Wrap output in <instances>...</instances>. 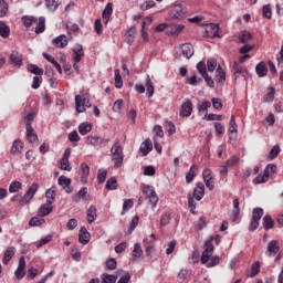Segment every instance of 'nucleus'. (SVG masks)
I'll use <instances>...</instances> for the list:
<instances>
[{
  "label": "nucleus",
  "mask_w": 283,
  "mask_h": 283,
  "mask_svg": "<svg viewBox=\"0 0 283 283\" xmlns=\"http://www.w3.org/2000/svg\"><path fill=\"white\" fill-rule=\"evenodd\" d=\"M28 71L31 72V74H35L36 76H43V69L39 67L35 64H29Z\"/></svg>",
  "instance_id": "41"
},
{
  "label": "nucleus",
  "mask_w": 283,
  "mask_h": 283,
  "mask_svg": "<svg viewBox=\"0 0 283 283\" xmlns=\"http://www.w3.org/2000/svg\"><path fill=\"white\" fill-rule=\"evenodd\" d=\"M9 4L6 0H0V19H3L8 14Z\"/></svg>",
  "instance_id": "51"
},
{
  "label": "nucleus",
  "mask_w": 283,
  "mask_h": 283,
  "mask_svg": "<svg viewBox=\"0 0 283 283\" xmlns=\"http://www.w3.org/2000/svg\"><path fill=\"white\" fill-rule=\"evenodd\" d=\"M85 107H92V102L84 95L75 96V109L77 114H83L85 112Z\"/></svg>",
  "instance_id": "5"
},
{
  "label": "nucleus",
  "mask_w": 283,
  "mask_h": 283,
  "mask_svg": "<svg viewBox=\"0 0 283 283\" xmlns=\"http://www.w3.org/2000/svg\"><path fill=\"white\" fill-rule=\"evenodd\" d=\"M202 176H203V181L206 182L207 189H209L210 191H213V189L216 188V185L213 184V177L211 176V170L209 169L203 170Z\"/></svg>",
  "instance_id": "13"
},
{
  "label": "nucleus",
  "mask_w": 283,
  "mask_h": 283,
  "mask_svg": "<svg viewBox=\"0 0 283 283\" xmlns=\"http://www.w3.org/2000/svg\"><path fill=\"white\" fill-rule=\"evenodd\" d=\"M232 213H233L232 222H235V220H238V217L240 216V200L238 199L233 200Z\"/></svg>",
  "instance_id": "37"
},
{
  "label": "nucleus",
  "mask_w": 283,
  "mask_h": 283,
  "mask_svg": "<svg viewBox=\"0 0 283 283\" xmlns=\"http://www.w3.org/2000/svg\"><path fill=\"white\" fill-rule=\"evenodd\" d=\"M117 262L116 259L111 258L106 261V269L108 271H116Z\"/></svg>",
  "instance_id": "62"
},
{
  "label": "nucleus",
  "mask_w": 283,
  "mask_h": 283,
  "mask_svg": "<svg viewBox=\"0 0 283 283\" xmlns=\"http://www.w3.org/2000/svg\"><path fill=\"white\" fill-rule=\"evenodd\" d=\"M22 185L20 181H13L11 182V185L9 186V192L10 193H17L19 192V190L21 189Z\"/></svg>",
  "instance_id": "59"
},
{
  "label": "nucleus",
  "mask_w": 283,
  "mask_h": 283,
  "mask_svg": "<svg viewBox=\"0 0 283 283\" xmlns=\"http://www.w3.org/2000/svg\"><path fill=\"white\" fill-rule=\"evenodd\" d=\"M274 224L273 218L270 214H265L263 218V229L269 231V229H273Z\"/></svg>",
  "instance_id": "36"
},
{
  "label": "nucleus",
  "mask_w": 283,
  "mask_h": 283,
  "mask_svg": "<svg viewBox=\"0 0 283 283\" xmlns=\"http://www.w3.org/2000/svg\"><path fill=\"white\" fill-rule=\"evenodd\" d=\"M214 249L213 237H210L205 243V250L201 254V264H207L209 262V259L213 255Z\"/></svg>",
  "instance_id": "3"
},
{
  "label": "nucleus",
  "mask_w": 283,
  "mask_h": 283,
  "mask_svg": "<svg viewBox=\"0 0 283 283\" xmlns=\"http://www.w3.org/2000/svg\"><path fill=\"white\" fill-rule=\"evenodd\" d=\"M182 30H185L184 24H168L167 34L168 36H178Z\"/></svg>",
  "instance_id": "12"
},
{
  "label": "nucleus",
  "mask_w": 283,
  "mask_h": 283,
  "mask_svg": "<svg viewBox=\"0 0 283 283\" xmlns=\"http://www.w3.org/2000/svg\"><path fill=\"white\" fill-rule=\"evenodd\" d=\"M52 43L55 48H67V36H65V34L59 35L57 38L53 39Z\"/></svg>",
  "instance_id": "20"
},
{
  "label": "nucleus",
  "mask_w": 283,
  "mask_h": 283,
  "mask_svg": "<svg viewBox=\"0 0 283 283\" xmlns=\"http://www.w3.org/2000/svg\"><path fill=\"white\" fill-rule=\"evenodd\" d=\"M134 34H136V27H132L127 32H126V43L128 45H132L134 43Z\"/></svg>",
  "instance_id": "42"
},
{
  "label": "nucleus",
  "mask_w": 283,
  "mask_h": 283,
  "mask_svg": "<svg viewBox=\"0 0 283 283\" xmlns=\"http://www.w3.org/2000/svg\"><path fill=\"white\" fill-rule=\"evenodd\" d=\"M255 72L258 76L262 77L269 74V69L266 67V64L264 62H260L255 67Z\"/></svg>",
  "instance_id": "31"
},
{
  "label": "nucleus",
  "mask_w": 283,
  "mask_h": 283,
  "mask_svg": "<svg viewBox=\"0 0 283 283\" xmlns=\"http://www.w3.org/2000/svg\"><path fill=\"white\" fill-rule=\"evenodd\" d=\"M195 199L196 198H193L191 195L188 196V207L190 209V213H192L193 216L196 213V207H197Z\"/></svg>",
  "instance_id": "57"
},
{
  "label": "nucleus",
  "mask_w": 283,
  "mask_h": 283,
  "mask_svg": "<svg viewBox=\"0 0 283 283\" xmlns=\"http://www.w3.org/2000/svg\"><path fill=\"white\" fill-rule=\"evenodd\" d=\"M54 207H52V203H43L40 209H39V216H41V218H45V216H50V213H52Z\"/></svg>",
  "instance_id": "25"
},
{
  "label": "nucleus",
  "mask_w": 283,
  "mask_h": 283,
  "mask_svg": "<svg viewBox=\"0 0 283 283\" xmlns=\"http://www.w3.org/2000/svg\"><path fill=\"white\" fill-rule=\"evenodd\" d=\"M187 12H189L187 7H184L181 3H176L170 11V19H185Z\"/></svg>",
  "instance_id": "6"
},
{
  "label": "nucleus",
  "mask_w": 283,
  "mask_h": 283,
  "mask_svg": "<svg viewBox=\"0 0 283 283\" xmlns=\"http://www.w3.org/2000/svg\"><path fill=\"white\" fill-rule=\"evenodd\" d=\"M146 90H147L148 98H151V96H154V83L151 82V78L149 77V75H147L146 77Z\"/></svg>",
  "instance_id": "44"
},
{
  "label": "nucleus",
  "mask_w": 283,
  "mask_h": 283,
  "mask_svg": "<svg viewBox=\"0 0 283 283\" xmlns=\"http://www.w3.org/2000/svg\"><path fill=\"white\" fill-rule=\"evenodd\" d=\"M280 151L281 149L279 145L273 146V148L269 153V159L275 160V158H277V156L280 155Z\"/></svg>",
  "instance_id": "53"
},
{
  "label": "nucleus",
  "mask_w": 283,
  "mask_h": 283,
  "mask_svg": "<svg viewBox=\"0 0 283 283\" xmlns=\"http://www.w3.org/2000/svg\"><path fill=\"white\" fill-rule=\"evenodd\" d=\"M107 178V171L105 169H99L97 172V180L99 185H103Z\"/></svg>",
  "instance_id": "63"
},
{
  "label": "nucleus",
  "mask_w": 283,
  "mask_h": 283,
  "mask_svg": "<svg viewBox=\"0 0 283 283\" xmlns=\"http://www.w3.org/2000/svg\"><path fill=\"white\" fill-rule=\"evenodd\" d=\"M111 154L114 160L115 169L123 167V160H125V154H123V145H120V140L116 139L114 145L111 148Z\"/></svg>",
  "instance_id": "1"
},
{
  "label": "nucleus",
  "mask_w": 283,
  "mask_h": 283,
  "mask_svg": "<svg viewBox=\"0 0 283 283\" xmlns=\"http://www.w3.org/2000/svg\"><path fill=\"white\" fill-rule=\"evenodd\" d=\"M60 169H62V171H72V166H70V159L62 158L60 161Z\"/></svg>",
  "instance_id": "47"
},
{
  "label": "nucleus",
  "mask_w": 283,
  "mask_h": 283,
  "mask_svg": "<svg viewBox=\"0 0 283 283\" xmlns=\"http://www.w3.org/2000/svg\"><path fill=\"white\" fill-rule=\"evenodd\" d=\"M224 81H227V72H224V69H222L221 65H218L216 71V82L219 85H224Z\"/></svg>",
  "instance_id": "18"
},
{
  "label": "nucleus",
  "mask_w": 283,
  "mask_h": 283,
  "mask_svg": "<svg viewBox=\"0 0 283 283\" xmlns=\"http://www.w3.org/2000/svg\"><path fill=\"white\" fill-rule=\"evenodd\" d=\"M229 134H238V124L235 123V115L231 116L229 124Z\"/></svg>",
  "instance_id": "52"
},
{
  "label": "nucleus",
  "mask_w": 283,
  "mask_h": 283,
  "mask_svg": "<svg viewBox=\"0 0 283 283\" xmlns=\"http://www.w3.org/2000/svg\"><path fill=\"white\" fill-rule=\"evenodd\" d=\"M36 191H39V184L34 182L29 187L24 196L21 197L20 199L21 207H23L24 205H28V202H30V200L34 198V193H36Z\"/></svg>",
  "instance_id": "7"
},
{
  "label": "nucleus",
  "mask_w": 283,
  "mask_h": 283,
  "mask_svg": "<svg viewBox=\"0 0 283 283\" xmlns=\"http://www.w3.org/2000/svg\"><path fill=\"white\" fill-rule=\"evenodd\" d=\"M86 220L88 224H92L96 220V207L91 206L86 212Z\"/></svg>",
  "instance_id": "32"
},
{
  "label": "nucleus",
  "mask_w": 283,
  "mask_h": 283,
  "mask_svg": "<svg viewBox=\"0 0 283 283\" xmlns=\"http://www.w3.org/2000/svg\"><path fill=\"white\" fill-rule=\"evenodd\" d=\"M186 83L188 84V85H193V86H196V85H198L199 83H202V78H198V75H192L191 77H187L186 78Z\"/></svg>",
  "instance_id": "55"
},
{
  "label": "nucleus",
  "mask_w": 283,
  "mask_h": 283,
  "mask_svg": "<svg viewBox=\"0 0 283 283\" xmlns=\"http://www.w3.org/2000/svg\"><path fill=\"white\" fill-rule=\"evenodd\" d=\"M73 60L75 61V63L73 64L74 70H76L78 72V64L81 62V59H83V56H85V52L83 51V45L81 44H76L73 49Z\"/></svg>",
  "instance_id": "8"
},
{
  "label": "nucleus",
  "mask_w": 283,
  "mask_h": 283,
  "mask_svg": "<svg viewBox=\"0 0 283 283\" xmlns=\"http://www.w3.org/2000/svg\"><path fill=\"white\" fill-rule=\"evenodd\" d=\"M21 149H23V143L21 142V139H15L11 147L12 156L21 154Z\"/></svg>",
  "instance_id": "29"
},
{
  "label": "nucleus",
  "mask_w": 283,
  "mask_h": 283,
  "mask_svg": "<svg viewBox=\"0 0 283 283\" xmlns=\"http://www.w3.org/2000/svg\"><path fill=\"white\" fill-rule=\"evenodd\" d=\"M154 149V144L151 143V139L147 138L145 142L142 143L139 150L142 151L143 156H147L149 151Z\"/></svg>",
  "instance_id": "23"
},
{
  "label": "nucleus",
  "mask_w": 283,
  "mask_h": 283,
  "mask_svg": "<svg viewBox=\"0 0 283 283\" xmlns=\"http://www.w3.org/2000/svg\"><path fill=\"white\" fill-rule=\"evenodd\" d=\"M206 36H208V39L220 38V27L216 23L208 24L206 27Z\"/></svg>",
  "instance_id": "9"
},
{
  "label": "nucleus",
  "mask_w": 283,
  "mask_h": 283,
  "mask_svg": "<svg viewBox=\"0 0 283 283\" xmlns=\"http://www.w3.org/2000/svg\"><path fill=\"white\" fill-rule=\"evenodd\" d=\"M42 32H45V19L43 17H40L39 22L35 27V34H42Z\"/></svg>",
  "instance_id": "40"
},
{
  "label": "nucleus",
  "mask_w": 283,
  "mask_h": 283,
  "mask_svg": "<svg viewBox=\"0 0 283 283\" xmlns=\"http://www.w3.org/2000/svg\"><path fill=\"white\" fill-rule=\"evenodd\" d=\"M115 87L120 90L123 87V76L120 75V70H115Z\"/></svg>",
  "instance_id": "50"
},
{
  "label": "nucleus",
  "mask_w": 283,
  "mask_h": 283,
  "mask_svg": "<svg viewBox=\"0 0 283 283\" xmlns=\"http://www.w3.org/2000/svg\"><path fill=\"white\" fill-rule=\"evenodd\" d=\"M14 258V247H10L6 250L3 259H2V264H8L10 260Z\"/></svg>",
  "instance_id": "30"
},
{
  "label": "nucleus",
  "mask_w": 283,
  "mask_h": 283,
  "mask_svg": "<svg viewBox=\"0 0 283 283\" xmlns=\"http://www.w3.org/2000/svg\"><path fill=\"white\" fill-rule=\"evenodd\" d=\"M269 181L268 172L263 170V175L260 174L256 178L253 179V185H263V182Z\"/></svg>",
  "instance_id": "38"
},
{
  "label": "nucleus",
  "mask_w": 283,
  "mask_h": 283,
  "mask_svg": "<svg viewBox=\"0 0 283 283\" xmlns=\"http://www.w3.org/2000/svg\"><path fill=\"white\" fill-rule=\"evenodd\" d=\"M218 60L211 57L207 61V70L208 72H216V67H218Z\"/></svg>",
  "instance_id": "48"
},
{
  "label": "nucleus",
  "mask_w": 283,
  "mask_h": 283,
  "mask_svg": "<svg viewBox=\"0 0 283 283\" xmlns=\"http://www.w3.org/2000/svg\"><path fill=\"white\" fill-rule=\"evenodd\" d=\"M90 132H92V124L85 122V123H81L78 126V133L82 136H87V134H90Z\"/></svg>",
  "instance_id": "33"
},
{
  "label": "nucleus",
  "mask_w": 283,
  "mask_h": 283,
  "mask_svg": "<svg viewBox=\"0 0 283 283\" xmlns=\"http://www.w3.org/2000/svg\"><path fill=\"white\" fill-rule=\"evenodd\" d=\"M142 191L144 196H146L149 205L154 208L156 205H158V195L156 193V190H154V187L151 186H144L142 188Z\"/></svg>",
  "instance_id": "4"
},
{
  "label": "nucleus",
  "mask_w": 283,
  "mask_h": 283,
  "mask_svg": "<svg viewBox=\"0 0 283 283\" xmlns=\"http://www.w3.org/2000/svg\"><path fill=\"white\" fill-rule=\"evenodd\" d=\"M43 57L49 61V63H52V65H54V67L57 70L59 74H63V69L61 67V64H59V62L56 61V59H54V56L48 54V53H43Z\"/></svg>",
  "instance_id": "27"
},
{
  "label": "nucleus",
  "mask_w": 283,
  "mask_h": 283,
  "mask_svg": "<svg viewBox=\"0 0 283 283\" xmlns=\"http://www.w3.org/2000/svg\"><path fill=\"white\" fill-rule=\"evenodd\" d=\"M57 184L62 189H65L66 193H72V191H74V188L72 187V179L63 175L59 177Z\"/></svg>",
  "instance_id": "10"
},
{
  "label": "nucleus",
  "mask_w": 283,
  "mask_h": 283,
  "mask_svg": "<svg viewBox=\"0 0 283 283\" xmlns=\"http://www.w3.org/2000/svg\"><path fill=\"white\" fill-rule=\"evenodd\" d=\"M132 255L134 260H136L137 258H143V248L140 247L139 243H135Z\"/></svg>",
  "instance_id": "45"
},
{
  "label": "nucleus",
  "mask_w": 283,
  "mask_h": 283,
  "mask_svg": "<svg viewBox=\"0 0 283 283\" xmlns=\"http://www.w3.org/2000/svg\"><path fill=\"white\" fill-rule=\"evenodd\" d=\"M192 197L195 198V200H198V201L205 198V184L202 182L197 184V186L193 189Z\"/></svg>",
  "instance_id": "16"
},
{
  "label": "nucleus",
  "mask_w": 283,
  "mask_h": 283,
  "mask_svg": "<svg viewBox=\"0 0 283 283\" xmlns=\"http://www.w3.org/2000/svg\"><path fill=\"white\" fill-rule=\"evenodd\" d=\"M196 171H198V166L192 165L186 175V182H188V184L193 182V178L196 176H198V174Z\"/></svg>",
  "instance_id": "34"
},
{
  "label": "nucleus",
  "mask_w": 283,
  "mask_h": 283,
  "mask_svg": "<svg viewBox=\"0 0 283 283\" xmlns=\"http://www.w3.org/2000/svg\"><path fill=\"white\" fill-rule=\"evenodd\" d=\"M22 23L25 28H32V24L36 23V18L24 15L22 17Z\"/></svg>",
  "instance_id": "46"
},
{
  "label": "nucleus",
  "mask_w": 283,
  "mask_h": 283,
  "mask_svg": "<svg viewBox=\"0 0 283 283\" xmlns=\"http://www.w3.org/2000/svg\"><path fill=\"white\" fill-rule=\"evenodd\" d=\"M78 242H80V244H88L90 243V232H87V229L85 227H82L80 229Z\"/></svg>",
  "instance_id": "22"
},
{
  "label": "nucleus",
  "mask_w": 283,
  "mask_h": 283,
  "mask_svg": "<svg viewBox=\"0 0 283 283\" xmlns=\"http://www.w3.org/2000/svg\"><path fill=\"white\" fill-rule=\"evenodd\" d=\"M45 198L48 205H54L56 202V190H54V186L46 190Z\"/></svg>",
  "instance_id": "26"
},
{
  "label": "nucleus",
  "mask_w": 283,
  "mask_h": 283,
  "mask_svg": "<svg viewBox=\"0 0 283 283\" xmlns=\"http://www.w3.org/2000/svg\"><path fill=\"white\" fill-rule=\"evenodd\" d=\"M112 12H114V8L112 2H108L102 13L103 19L105 20L104 21L105 25L109 23V18L112 17Z\"/></svg>",
  "instance_id": "24"
},
{
  "label": "nucleus",
  "mask_w": 283,
  "mask_h": 283,
  "mask_svg": "<svg viewBox=\"0 0 283 283\" xmlns=\"http://www.w3.org/2000/svg\"><path fill=\"white\" fill-rule=\"evenodd\" d=\"M232 70H233L234 81H238L240 76H242V78H247V75H244V73L248 71L244 67L240 66L238 62H233Z\"/></svg>",
  "instance_id": "15"
},
{
  "label": "nucleus",
  "mask_w": 283,
  "mask_h": 283,
  "mask_svg": "<svg viewBox=\"0 0 283 283\" xmlns=\"http://www.w3.org/2000/svg\"><path fill=\"white\" fill-rule=\"evenodd\" d=\"M193 112V104L188 99L181 105L180 116L189 118Z\"/></svg>",
  "instance_id": "14"
},
{
  "label": "nucleus",
  "mask_w": 283,
  "mask_h": 283,
  "mask_svg": "<svg viewBox=\"0 0 283 283\" xmlns=\"http://www.w3.org/2000/svg\"><path fill=\"white\" fill-rule=\"evenodd\" d=\"M197 70L201 76H207V64L205 63V61L198 62Z\"/></svg>",
  "instance_id": "56"
},
{
  "label": "nucleus",
  "mask_w": 283,
  "mask_h": 283,
  "mask_svg": "<svg viewBox=\"0 0 283 283\" xmlns=\"http://www.w3.org/2000/svg\"><path fill=\"white\" fill-rule=\"evenodd\" d=\"M0 36L2 39H8L10 36V27L3 21H0Z\"/></svg>",
  "instance_id": "35"
},
{
  "label": "nucleus",
  "mask_w": 283,
  "mask_h": 283,
  "mask_svg": "<svg viewBox=\"0 0 283 283\" xmlns=\"http://www.w3.org/2000/svg\"><path fill=\"white\" fill-rule=\"evenodd\" d=\"M269 253H277L280 251V245H277V241L272 240L268 245Z\"/></svg>",
  "instance_id": "58"
},
{
  "label": "nucleus",
  "mask_w": 283,
  "mask_h": 283,
  "mask_svg": "<svg viewBox=\"0 0 283 283\" xmlns=\"http://www.w3.org/2000/svg\"><path fill=\"white\" fill-rule=\"evenodd\" d=\"M106 189H107L108 191L118 189V181H116V178H115V177H112V178H109V179L106 181Z\"/></svg>",
  "instance_id": "43"
},
{
  "label": "nucleus",
  "mask_w": 283,
  "mask_h": 283,
  "mask_svg": "<svg viewBox=\"0 0 283 283\" xmlns=\"http://www.w3.org/2000/svg\"><path fill=\"white\" fill-rule=\"evenodd\" d=\"M262 216H264V209L254 208L252 211V218L249 224V231H256L258 227H260V220H262Z\"/></svg>",
  "instance_id": "2"
},
{
  "label": "nucleus",
  "mask_w": 283,
  "mask_h": 283,
  "mask_svg": "<svg viewBox=\"0 0 283 283\" xmlns=\"http://www.w3.org/2000/svg\"><path fill=\"white\" fill-rule=\"evenodd\" d=\"M253 39V34L249 31H242L241 35L239 36L240 43H247L248 41H251Z\"/></svg>",
  "instance_id": "49"
},
{
  "label": "nucleus",
  "mask_w": 283,
  "mask_h": 283,
  "mask_svg": "<svg viewBox=\"0 0 283 283\" xmlns=\"http://www.w3.org/2000/svg\"><path fill=\"white\" fill-rule=\"evenodd\" d=\"M116 280H118L117 275L108 273L102 274V283H116Z\"/></svg>",
  "instance_id": "39"
},
{
  "label": "nucleus",
  "mask_w": 283,
  "mask_h": 283,
  "mask_svg": "<svg viewBox=\"0 0 283 283\" xmlns=\"http://www.w3.org/2000/svg\"><path fill=\"white\" fill-rule=\"evenodd\" d=\"M9 61L18 67H21L23 65V56L20 55L18 51H12Z\"/></svg>",
  "instance_id": "17"
},
{
  "label": "nucleus",
  "mask_w": 283,
  "mask_h": 283,
  "mask_svg": "<svg viewBox=\"0 0 283 283\" xmlns=\"http://www.w3.org/2000/svg\"><path fill=\"white\" fill-rule=\"evenodd\" d=\"M82 169V180H87V177L90 176V166L85 163L81 165Z\"/></svg>",
  "instance_id": "60"
},
{
  "label": "nucleus",
  "mask_w": 283,
  "mask_h": 283,
  "mask_svg": "<svg viewBox=\"0 0 283 283\" xmlns=\"http://www.w3.org/2000/svg\"><path fill=\"white\" fill-rule=\"evenodd\" d=\"M45 222L44 219H40L38 217H33L30 221H29V226L30 227H41V224H43Z\"/></svg>",
  "instance_id": "61"
},
{
  "label": "nucleus",
  "mask_w": 283,
  "mask_h": 283,
  "mask_svg": "<svg viewBox=\"0 0 283 283\" xmlns=\"http://www.w3.org/2000/svg\"><path fill=\"white\" fill-rule=\"evenodd\" d=\"M34 120V112L29 113L25 117H24V122H25V128H30L32 127V122Z\"/></svg>",
  "instance_id": "64"
},
{
  "label": "nucleus",
  "mask_w": 283,
  "mask_h": 283,
  "mask_svg": "<svg viewBox=\"0 0 283 283\" xmlns=\"http://www.w3.org/2000/svg\"><path fill=\"white\" fill-rule=\"evenodd\" d=\"M262 14L265 19H272L273 11L271 10V4H265L262 8Z\"/></svg>",
  "instance_id": "54"
},
{
  "label": "nucleus",
  "mask_w": 283,
  "mask_h": 283,
  "mask_svg": "<svg viewBox=\"0 0 283 283\" xmlns=\"http://www.w3.org/2000/svg\"><path fill=\"white\" fill-rule=\"evenodd\" d=\"M17 280H23L25 277V256L19 259L18 268L14 272Z\"/></svg>",
  "instance_id": "11"
},
{
  "label": "nucleus",
  "mask_w": 283,
  "mask_h": 283,
  "mask_svg": "<svg viewBox=\"0 0 283 283\" xmlns=\"http://www.w3.org/2000/svg\"><path fill=\"white\" fill-rule=\"evenodd\" d=\"M181 54L187 59H191L193 56V45L191 43H185L180 46Z\"/></svg>",
  "instance_id": "21"
},
{
  "label": "nucleus",
  "mask_w": 283,
  "mask_h": 283,
  "mask_svg": "<svg viewBox=\"0 0 283 283\" xmlns=\"http://www.w3.org/2000/svg\"><path fill=\"white\" fill-rule=\"evenodd\" d=\"M87 140H88L90 145H94V146L103 145V143H106V144L109 143V138L104 139L101 136H88Z\"/></svg>",
  "instance_id": "28"
},
{
  "label": "nucleus",
  "mask_w": 283,
  "mask_h": 283,
  "mask_svg": "<svg viewBox=\"0 0 283 283\" xmlns=\"http://www.w3.org/2000/svg\"><path fill=\"white\" fill-rule=\"evenodd\" d=\"M27 138L31 145H39V136L34 133V128H32V126L27 128Z\"/></svg>",
  "instance_id": "19"
}]
</instances>
